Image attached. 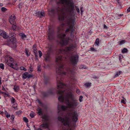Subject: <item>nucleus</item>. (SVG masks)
<instances>
[{"label":"nucleus","mask_w":130,"mask_h":130,"mask_svg":"<svg viewBox=\"0 0 130 130\" xmlns=\"http://www.w3.org/2000/svg\"><path fill=\"white\" fill-rule=\"evenodd\" d=\"M76 92L77 94H79L80 92V91L79 89H77L76 90Z\"/></svg>","instance_id":"nucleus-48"},{"label":"nucleus","mask_w":130,"mask_h":130,"mask_svg":"<svg viewBox=\"0 0 130 130\" xmlns=\"http://www.w3.org/2000/svg\"><path fill=\"white\" fill-rule=\"evenodd\" d=\"M33 75H32L29 74L28 73L27 74V78L29 79L30 78H31L33 77Z\"/></svg>","instance_id":"nucleus-32"},{"label":"nucleus","mask_w":130,"mask_h":130,"mask_svg":"<svg viewBox=\"0 0 130 130\" xmlns=\"http://www.w3.org/2000/svg\"><path fill=\"white\" fill-rule=\"evenodd\" d=\"M76 47V44H72L70 45L69 46L66 47L64 49L61 48L59 50V53L64 54L65 57L60 55L56 57L55 62L59 66L58 68L56 69V73L57 74L56 77L57 80V79L58 78L60 81H62L63 78L61 77L65 76L68 74H70L71 76L74 74V71L71 70L68 67L65 68L66 72L63 71V69L65 67L63 61L66 60L67 59H69L71 63L73 65H75L77 64L78 61V56L77 55H72L71 52Z\"/></svg>","instance_id":"nucleus-2"},{"label":"nucleus","mask_w":130,"mask_h":130,"mask_svg":"<svg viewBox=\"0 0 130 130\" xmlns=\"http://www.w3.org/2000/svg\"><path fill=\"white\" fill-rule=\"evenodd\" d=\"M0 35L5 39H7L8 37V36L6 34V32L2 30H0Z\"/></svg>","instance_id":"nucleus-9"},{"label":"nucleus","mask_w":130,"mask_h":130,"mask_svg":"<svg viewBox=\"0 0 130 130\" xmlns=\"http://www.w3.org/2000/svg\"><path fill=\"white\" fill-rule=\"evenodd\" d=\"M13 67H14V68L17 69L16 68L17 67V63H14Z\"/></svg>","instance_id":"nucleus-42"},{"label":"nucleus","mask_w":130,"mask_h":130,"mask_svg":"<svg viewBox=\"0 0 130 130\" xmlns=\"http://www.w3.org/2000/svg\"><path fill=\"white\" fill-rule=\"evenodd\" d=\"M20 36H21L22 39L25 38L26 37V36L23 33H21L20 34Z\"/></svg>","instance_id":"nucleus-23"},{"label":"nucleus","mask_w":130,"mask_h":130,"mask_svg":"<svg viewBox=\"0 0 130 130\" xmlns=\"http://www.w3.org/2000/svg\"><path fill=\"white\" fill-rule=\"evenodd\" d=\"M37 110L38 111V115L41 116V118L43 119L44 121H49V118L48 116L46 114H43V112L42 109L40 108H38Z\"/></svg>","instance_id":"nucleus-5"},{"label":"nucleus","mask_w":130,"mask_h":130,"mask_svg":"<svg viewBox=\"0 0 130 130\" xmlns=\"http://www.w3.org/2000/svg\"><path fill=\"white\" fill-rule=\"evenodd\" d=\"M0 84H1L2 83H1V78H0Z\"/></svg>","instance_id":"nucleus-61"},{"label":"nucleus","mask_w":130,"mask_h":130,"mask_svg":"<svg viewBox=\"0 0 130 130\" xmlns=\"http://www.w3.org/2000/svg\"><path fill=\"white\" fill-rule=\"evenodd\" d=\"M15 16L13 15H11L9 19V22L10 24H13V23H15Z\"/></svg>","instance_id":"nucleus-11"},{"label":"nucleus","mask_w":130,"mask_h":130,"mask_svg":"<svg viewBox=\"0 0 130 130\" xmlns=\"http://www.w3.org/2000/svg\"><path fill=\"white\" fill-rule=\"evenodd\" d=\"M83 11H82L81 10V15H82L83 13Z\"/></svg>","instance_id":"nucleus-63"},{"label":"nucleus","mask_w":130,"mask_h":130,"mask_svg":"<svg viewBox=\"0 0 130 130\" xmlns=\"http://www.w3.org/2000/svg\"><path fill=\"white\" fill-rule=\"evenodd\" d=\"M13 59L11 57L9 56L8 58L6 63L9 66L15 70H17V69L14 68V67H13Z\"/></svg>","instance_id":"nucleus-6"},{"label":"nucleus","mask_w":130,"mask_h":130,"mask_svg":"<svg viewBox=\"0 0 130 130\" xmlns=\"http://www.w3.org/2000/svg\"><path fill=\"white\" fill-rule=\"evenodd\" d=\"M14 105H13L12 106V107L14 108L15 109H17V106H16V107H14L13 106Z\"/></svg>","instance_id":"nucleus-53"},{"label":"nucleus","mask_w":130,"mask_h":130,"mask_svg":"<svg viewBox=\"0 0 130 130\" xmlns=\"http://www.w3.org/2000/svg\"><path fill=\"white\" fill-rule=\"evenodd\" d=\"M33 50L34 52V51H35V52H36L37 53V50L36 48H33Z\"/></svg>","instance_id":"nucleus-45"},{"label":"nucleus","mask_w":130,"mask_h":130,"mask_svg":"<svg viewBox=\"0 0 130 130\" xmlns=\"http://www.w3.org/2000/svg\"><path fill=\"white\" fill-rule=\"evenodd\" d=\"M25 52L27 56H29V54H28V50L26 49L25 50Z\"/></svg>","instance_id":"nucleus-35"},{"label":"nucleus","mask_w":130,"mask_h":130,"mask_svg":"<svg viewBox=\"0 0 130 130\" xmlns=\"http://www.w3.org/2000/svg\"><path fill=\"white\" fill-rule=\"evenodd\" d=\"M61 3L68 6L65 8L57 7L55 8L51 9L49 12L53 14L57 12L58 14L59 20H63L65 19V17L67 15H72L74 9V4L70 0H60L57 4Z\"/></svg>","instance_id":"nucleus-4"},{"label":"nucleus","mask_w":130,"mask_h":130,"mask_svg":"<svg viewBox=\"0 0 130 130\" xmlns=\"http://www.w3.org/2000/svg\"><path fill=\"white\" fill-rule=\"evenodd\" d=\"M76 10H77V12H78V13H79L80 11H79V8H77V7H76Z\"/></svg>","instance_id":"nucleus-40"},{"label":"nucleus","mask_w":130,"mask_h":130,"mask_svg":"<svg viewBox=\"0 0 130 130\" xmlns=\"http://www.w3.org/2000/svg\"><path fill=\"white\" fill-rule=\"evenodd\" d=\"M48 33V39L50 41H51L54 39L53 35V32L51 31L50 28H49Z\"/></svg>","instance_id":"nucleus-7"},{"label":"nucleus","mask_w":130,"mask_h":130,"mask_svg":"<svg viewBox=\"0 0 130 130\" xmlns=\"http://www.w3.org/2000/svg\"><path fill=\"white\" fill-rule=\"evenodd\" d=\"M122 72V71H121L117 72L116 74L115 75V77H116L118 76L119 75H120Z\"/></svg>","instance_id":"nucleus-22"},{"label":"nucleus","mask_w":130,"mask_h":130,"mask_svg":"<svg viewBox=\"0 0 130 130\" xmlns=\"http://www.w3.org/2000/svg\"><path fill=\"white\" fill-rule=\"evenodd\" d=\"M20 69L21 70H23L24 71H26V69L23 67H20Z\"/></svg>","instance_id":"nucleus-38"},{"label":"nucleus","mask_w":130,"mask_h":130,"mask_svg":"<svg viewBox=\"0 0 130 130\" xmlns=\"http://www.w3.org/2000/svg\"><path fill=\"white\" fill-rule=\"evenodd\" d=\"M44 78L45 79V80H46V79L47 78H46V76H44Z\"/></svg>","instance_id":"nucleus-62"},{"label":"nucleus","mask_w":130,"mask_h":130,"mask_svg":"<svg viewBox=\"0 0 130 130\" xmlns=\"http://www.w3.org/2000/svg\"><path fill=\"white\" fill-rule=\"evenodd\" d=\"M8 41L12 44L14 46H15L16 42V39L15 38H9Z\"/></svg>","instance_id":"nucleus-10"},{"label":"nucleus","mask_w":130,"mask_h":130,"mask_svg":"<svg viewBox=\"0 0 130 130\" xmlns=\"http://www.w3.org/2000/svg\"><path fill=\"white\" fill-rule=\"evenodd\" d=\"M116 1L118 3V4L120 6L121 3V2H119V0H116Z\"/></svg>","instance_id":"nucleus-49"},{"label":"nucleus","mask_w":130,"mask_h":130,"mask_svg":"<svg viewBox=\"0 0 130 130\" xmlns=\"http://www.w3.org/2000/svg\"><path fill=\"white\" fill-rule=\"evenodd\" d=\"M38 103L41 105L40 106L41 107L43 108L44 109H46L47 108V106L43 103H42L41 102L40 100H38Z\"/></svg>","instance_id":"nucleus-14"},{"label":"nucleus","mask_w":130,"mask_h":130,"mask_svg":"<svg viewBox=\"0 0 130 130\" xmlns=\"http://www.w3.org/2000/svg\"><path fill=\"white\" fill-rule=\"evenodd\" d=\"M86 66L84 65H82L80 66L79 67V68L80 69H82L83 68L86 69Z\"/></svg>","instance_id":"nucleus-26"},{"label":"nucleus","mask_w":130,"mask_h":130,"mask_svg":"<svg viewBox=\"0 0 130 130\" xmlns=\"http://www.w3.org/2000/svg\"><path fill=\"white\" fill-rule=\"evenodd\" d=\"M34 127L35 128V130H42V129H41L40 128H36V127H35V126H34Z\"/></svg>","instance_id":"nucleus-41"},{"label":"nucleus","mask_w":130,"mask_h":130,"mask_svg":"<svg viewBox=\"0 0 130 130\" xmlns=\"http://www.w3.org/2000/svg\"><path fill=\"white\" fill-rule=\"evenodd\" d=\"M6 113H5L6 115V116L7 118L9 117L10 116V115H8V114L7 113V112L6 111Z\"/></svg>","instance_id":"nucleus-43"},{"label":"nucleus","mask_w":130,"mask_h":130,"mask_svg":"<svg viewBox=\"0 0 130 130\" xmlns=\"http://www.w3.org/2000/svg\"><path fill=\"white\" fill-rule=\"evenodd\" d=\"M15 34L14 33H11L9 34L8 38H11L13 37L15 38Z\"/></svg>","instance_id":"nucleus-17"},{"label":"nucleus","mask_w":130,"mask_h":130,"mask_svg":"<svg viewBox=\"0 0 130 130\" xmlns=\"http://www.w3.org/2000/svg\"><path fill=\"white\" fill-rule=\"evenodd\" d=\"M17 112H18V114H20L21 113V110L19 111H18Z\"/></svg>","instance_id":"nucleus-55"},{"label":"nucleus","mask_w":130,"mask_h":130,"mask_svg":"<svg viewBox=\"0 0 130 130\" xmlns=\"http://www.w3.org/2000/svg\"><path fill=\"white\" fill-rule=\"evenodd\" d=\"M42 95L45 97H46L48 96L49 95L48 92H43L42 93Z\"/></svg>","instance_id":"nucleus-19"},{"label":"nucleus","mask_w":130,"mask_h":130,"mask_svg":"<svg viewBox=\"0 0 130 130\" xmlns=\"http://www.w3.org/2000/svg\"><path fill=\"white\" fill-rule=\"evenodd\" d=\"M57 88L62 89L57 91V94H61L58 98V100L62 102H63L69 108H71L68 112L67 116L64 118L60 117L58 118L59 121L61 122L65 126H67L71 128L74 126L71 124V119L73 122L76 123L78 120V115L77 112L73 109L77 107L79 104L78 100L74 99V95L72 93L75 80L71 82L68 86L63 84L58 78L57 79Z\"/></svg>","instance_id":"nucleus-1"},{"label":"nucleus","mask_w":130,"mask_h":130,"mask_svg":"<svg viewBox=\"0 0 130 130\" xmlns=\"http://www.w3.org/2000/svg\"><path fill=\"white\" fill-rule=\"evenodd\" d=\"M36 14L38 17L40 18H41L42 17H44L45 16L44 13L43 12L40 11L37 12Z\"/></svg>","instance_id":"nucleus-12"},{"label":"nucleus","mask_w":130,"mask_h":130,"mask_svg":"<svg viewBox=\"0 0 130 130\" xmlns=\"http://www.w3.org/2000/svg\"><path fill=\"white\" fill-rule=\"evenodd\" d=\"M83 96L82 95H80V97L79 99V101L80 102H82L83 100Z\"/></svg>","instance_id":"nucleus-36"},{"label":"nucleus","mask_w":130,"mask_h":130,"mask_svg":"<svg viewBox=\"0 0 130 130\" xmlns=\"http://www.w3.org/2000/svg\"><path fill=\"white\" fill-rule=\"evenodd\" d=\"M0 68L3 70L4 69V65L3 63H1L0 64Z\"/></svg>","instance_id":"nucleus-31"},{"label":"nucleus","mask_w":130,"mask_h":130,"mask_svg":"<svg viewBox=\"0 0 130 130\" xmlns=\"http://www.w3.org/2000/svg\"><path fill=\"white\" fill-rule=\"evenodd\" d=\"M28 74V72H25L22 75V78L24 79L27 78Z\"/></svg>","instance_id":"nucleus-18"},{"label":"nucleus","mask_w":130,"mask_h":130,"mask_svg":"<svg viewBox=\"0 0 130 130\" xmlns=\"http://www.w3.org/2000/svg\"><path fill=\"white\" fill-rule=\"evenodd\" d=\"M7 9L4 7H2L1 8V10L2 12H4L6 11Z\"/></svg>","instance_id":"nucleus-27"},{"label":"nucleus","mask_w":130,"mask_h":130,"mask_svg":"<svg viewBox=\"0 0 130 130\" xmlns=\"http://www.w3.org/2000/svg\"><path fill=\"white\" fill-rule=\"evenodd\" d=\"M124 40H122L119 42L120 44L121 45L124 44Z\"/></svg>","instance_id":"nucleus-39"},{"label":"nucleus","mask_w":130,"mask_h":130,"mask_svg":"<svg viewBox=\"0 0 130 130\" xmlns=\"http://www.w3.org/2000/svg\"><path fill=\"white\" fill-rule=\"evenodd\" d=\"M2 90H3V91H5V89L4 87H3Z\"/></svg>","instance_id":"nucleus-60"},{"label":"nucleus","mask_w":130,"mask_h":130,"mask_svg":"<svg viewBox=\"0 0 130 130\" xmlns=\"http://www.w3.org/2000/svg\"><path fill=\"white\" fill-rule=\"evenodd\" d=\"M127 12H130V7H129L127 10Z\"/></svg>","instance_id":"nucleus-52"},{"label":"nucleus","mask_w":130,"mask_h":130,"mask_svg":"<svg viewBox=\"0 0 130 130\" xmlns=\"http://www.w3.org/2000/svg\"><path fill=\"white\" fill-rule=\"evenodd\" d=\"M66 106L63 105L61 106L60 105H58L57 107L58 112L60 111V109L61 110L64 111L66 110L67 108H69L68 107V106Z\"/></svg>","instance_id":"nucleus-8"},{"label":"nucleus","mask_w":130,"mask_h":130,"mask_svg":"<svg viewBox=\"0 0 130 130\" xmlns=\"http://www.w3.org/2000/svg\"><path fill=\"white\" fill-rule=\"evenodd\" d=\"M122 58V57H121V56H120V57H119V60L120 61H121V59Z\"/></svg>","instance_id":"nucleus-56"},{"label":"nucleus","mask_w":130,"mask_h":130,"mask_svg":"<svg viewBox=\"0 0 130 130\" xmlns=\"http://www.w3.org/2000/svg\"><path fill=\"white\" fill-rule=\"evenodd\" d=\"M3 5V4L0 3V7H2Z\"/></svg>","instance_id":"nucleus-57"},{"label":"nucleus","mask_w":130,"mask_h":130,"mask_svg":"<svg viewBox=\"0 0 130 130\" xmlns=\"http://www.w3.org/2000/svg\"><path fill=\"white\" fill-rule=\"evenodd\" d=\"M119 57L121 56V57H123V56L121 54H120V56H119Z\"/></svg>","instance_id":"nucleus-64"},{"label":"nucleus","mask_w":130,"mask_h":130,"mask_svg":"<svg viewBox=\"0 0 130 130\" xmlns=\"http://www.w3.org/2000/svg\"><path fill=\"white\" fill-rule=\"evenodd\" d=\"M121 103H123L124 104H126V102L124 100H122L121 101Z\"/></svg>","instance_id":"nucleus-44"},{"label":"nucleus","mask_w":130,"mask_h":130,"mask_svg":"<svg viewBox=\"0 0 130 130\" xmlns=\"http://www.w3.org/2000/svg\"><path fill=\"white\" fill-rule=\"evenodd\" d=\"M56 89L54 88H51L49 89L48 91V92L49 95H52L56 91Z\"/></svg>","instance_id":"nucleus-13"},{"label":"nucleus","mask_w":130,"mask_h":130,"mask_svg":"<svg viewBox=\"0 0 130 130\" xmlns=\"http://www.w3.org/2000/svg\"><path fill=\"white\" fill-rule=\"evenodd\" d=\"M91 83H87L85 84V85L86 87H88L91 86Z\"/></svg>","instance_id":"nucleus-25"},{"label":"nucleus","mask_w":130,"mask_h":130,"mask_svg":"<svg viewBox=\"0 0 130 130\" xmlns=\"http://www.w3.org/2000/svg\"><path fill=\"white\" fill-rule=\"evenodd\" d=\"M71 15H67L65 17L64 20H59L60 21L65 20L66 24L69 26L65 30V33L61 32V31L64 30V24H61L57 27V32L58 34L57 37L59 39V43L62 46L68 45L69 40L71 38L73 39L74 36V34L75 31V27L74 28V27L75 22V19L70 18V16Z\"/></svg>","instance_id":"nucleus-3"},{"label":"nucleus","mask_w":130,"mask_h":130,"mask_svg":"<svg viewBox=\"0 0 130 130\" xmlns=\"http://www.w3.org/2000/svg\"><path fill=\"white\" fill-rule=\"evenodd\" d=\"M38 53H39V57H41L42 55V54L40 51H38Z\"/></svg>","instance_id":"nucleus-34"},{"label":"nucleus","mask_w":130,"mask_h":130,"mask_svg":"<svg viewBox=\"0 0 130 130\" xmlns=\"http://www.w3.org/2000/svg\"><path fill=\"white\" fill-rule=\"evenodd\" d=\"M34 53L35 54V58L36 59L38 60V56L37 53L36 52H35L34 51Z\"/></svg>","instance_id":"nucleus-30"},{"label":"nucleus","mask_w":130,"mask_h":130,"mask_svg":"<svg viewBox=\"0 0 130 130\" xmlns=\"http://www.w3.org/2000/svg\"><path fill=\"white\" fill-rule=\"evenodd\" d=\"M23 5V4L22 3H19L18 5L19 7V8H22V6Z\"/></svg>","instance_id":"nucleus-37"},{"label":"nucleus","mask_w":130,"mask_h":130,"mask_svg":"<svg viewBox=\"0 0 130 130\" xmlns=\"http://www.w3.org/2000/svg\"><path fill=\"white\" fill-rule=\"evenodd\" d=\"M11 118H12L13 119V120L14 118V115H11Z\"/></svg>","instance_id":"nucleus-54"},{"label":"nucleus","mask_w":130,"mask_h":130,"mask_svg":"<svg viewBox=\"0 0 130 130\" xmlns=\"http://www.w3.org/2000/svg\"><path fill=\"white\" fill-rule=\"evenodd\" d=\"M15 92H18L19 89V88L18 86H14L13 88Z\"/></svg>","instance_id":"nucleus-16"},{"label":"nucleus","mask_w":130,"mask_h":130,"mask_svg":"<svg viewBox=\"0 0 130 130\" xmlns=\"http://www.w3.org/2000/svg\"><path fill=\"white\" fill-rule=\"evenodd\" d=\"M36 45H34L33 46V48H36Z\"/></svg>","instance_id":"nucleus-59"},{"label":"nucleus","mask_w":130,"mask_h":130,"mask_svg":"<svg viewBox=\"0 0 130 130\" xmlns=\"http://www.w3.org/2000/svg\"><path fill=\"white\" fill-rule=\"evenodd\" d=\"M83 7H81L80 9V11H81V10L83 11Z\"/></svg>","instance_id":"nucleus-58"},{"label":"nucleus","mask_w":130,"mask_h":130,"mask_svg":"<svg viewBox=\"0 0 130 130\" xmlns=\"http://www.w3.org/2000/svg\"><path fill=\"white\" fill-rule=\"evenodd\" d=\"M40 127H44L45 128H48V125L47 123H45L41 125L40 126Z\"/></svg>","instance_id":"nucleus-15"},{"label":"nucleus","mask_w":130,"mask_h":130,"mask_svg":"<svg viewBox=\"0 0 130 130\" xmlns=\"http://www.w3.org/2000/svg\"><path fill=\"white\" fill-rule=\"evenodd\" d=\"M23 120L26 123H27L28 122V119L26 117H23Z\"/></svg>","instance_id":"nucleus-28"},{"label":"nucleus","mask_w":130,"mask_h":130,"mask_svg":"<svg viewBox=\"0 0 130 130\" xmlns=\"http://www.w3.org/2000/svg\"><path fill=\"white\" fill-rule=\"evenodd\" d=\"M12 25V29L13 30H15L16 29L17 26L15 23H13Z\"/></svg>","instance_id":"nucleus-20"},{"label":"nucleus","mask_w":130,"mask_h":130,"mask_svg":"<svg viewBox=\"0 0 130 130\" xmlns=\"http://www.w3.org/2000/svg\"><path fill=\"white\" fill-rule=\"evenodd\" d=\"M91 50L93 51H96L94 48L92 47L91 48Z\"/></svg>","instance_id":"nucleus-47"},{"label":"nucleus","mask_w":130,"mask_h":130,"mask_svg":"<svg viewBox=\"0 0 130 130\" xmlns=\"http://www.w3.org/2000/svg\"><path fill=\"white\" fill-rule=\"evenodd\" d=\"M30 116L31 118H33L34 117V115L33 113H30Z\"/></svg>","instance_id":"nucleus-46"},{"label":"nucleus","mask_w":130,"mask_h":130,"mask_svg":"<svg viewBox=\"0 0 130 130\" xmlns=\"http://www.w3.org/2000/svg\"><path fill=\"white\" fill-rule=\"evenodd\" d=\"M33 70V69L32 68H31V67L30 68L29 71H30L32 72Z\"/></svg>","instance_id":"nucleus-51"},{"label":"nucleus","mask_w":130,"mask_h":130,"mask_svg":"<svg viewBox=\"0 0 130 130\" xmlns=\"http://www.w3.org/2000/svg\"><path fill=\"white\" fill-rule=\"evenodd\" d=\"M38 71H41V69H40V66H38Z\"/></svg>","instance_id":"nucleus-50"},{"label":"nucleus","mask_w":130,"mask_h":130,"mask_svg":"<svg viewBox=\"0 0 130 130\" xmlns=\"http://www.w3.org/2000/svg\"><path fill=\"white\" fill-rule=\"evenodd\" d=\"M99 39L98 38H96L95 40V43L96 45H98V44L99 43Z\"/></svg>","instance_id":"nucleus-24"},{"label":"nucleus","mask_w":130,"mask_h":130,"mask_svg":"<svg viewBox=\"0 0 130 130\" xmlns=\"http://www.w3.org/2000/svg\"><path fill=\"white\" fill-rule=\"evenodd\" d=\"M50 59V57L49 55H47L45 58V60L46 61H48Z\"/></svg>","instance_id":"nucleus-21"},{"label":"nucleus","mask_w":130,"mask_h":130,"mask_svg":"<svg viewBox=\"0 0 130 130\" xmlns=\"http://www.w3.org/2000/svg\"><path fill=\"white\" fill-rule=\"evenodd\" d=\"M15 99L13 97H12L11 99V103L12 104H14L15 102Z\"/></svg>","instance_id":"nucleus-29"},{"label":"nucleus","mask_w":130,"mask_h":130,"mask_svg":"<svg viewBox=\"0 0 130 130\" xmlns=\"http://www.w3.org/2000/svg\"><path fill=\"white\" fill-rule=\"evenodd\" d=\"M127 51V49L124 48L122 50V52L123 53H126Z\"/></svg>","instance_id":"nucleus-33"}]
</instances>
